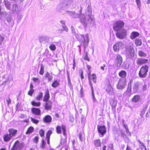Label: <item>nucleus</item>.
I'll return each mask as SVG.
<instances>
[{
	"mask_svg": "<svg viewBox=\"0 0 150 150\" xmlns=\"http://www.w3.org/2000/svg\"><path fill=\"white\" fill-rule=\"evenodd\" d=\"M71 28L72 33L74 34L78 40L80 42L81 45H83L85 48L87 46L88 43V35H86L84 36L82 35H78L76 33L75 28L73 26H71Z\"/></svg>",
	"mask_w": 150,
	"mask_h": 150,
	"instance_id": "f257e3e1",
	"label": "nucleus"
},
{
	"mask_svg": "<svg viewBox=\"0 0 150 150\" xmlns=\"http://www.w3.org/2000/svg\"><path fill=\"white\" fill-rule=\"evenodd\" d=\"M149 66L146 65L142 66L141 68L139 73V76L143 78H144L146 77L147 75V73L149 70Z\"/></svg>",
	"mask_w": 150,
	"mask_h": 150,
	"instance_id": "f03ea898",
	"label": "nucleus"
},
{
	"mask_svg": "<svg viewBox=\"0 0 150 150\" xmlns=\"http://www.w3.org/2000/svg\"><path fill=\"white\" fill-rule=\"evenodd\" d=\"M124 25V23L122 21H116L113 25V30L115 31H119L122 28Z\"/></svg>",
	"mask_w": 150,
	"mask_h": 150,
	"instance_id": "7ed1b4c3",
	"label": "nucleus"
},
{
	"mask_svg": "<svg viewBox=\"0 0 150 150\" xmlns=\"http://www.w3.org/2000/svg\"><path fill=\"white\" fill-rule=\"evenodd\" d=\"M88 76L89 85L91 88L92 91V99L94 101V91L92 83V82H94V74H93L92 75H91L90 73H89L88 74Z\"/></svg>",
	"mask_w": 150,
	"mask_h": 150,
	"instance_id": "20e7f679",
	"label": "nucleus"
},
{
	"mask_svg": "<svg viewBox=\"0 0 150 150\" xmlns=\"http://www.w3.org/2000/svg\"><path fill=\"white\" fill-rule=\"evenodd\" d=\"M126 81L125 79H120L117 85V87L118 89L124 88L126 85Z\"/></svg>",
	"mask_w": 150,
	"mask_h": 150,
	"instance_id": "39448f33",
	"label": "nucleus"
},
{
	"mask_svg": "<svg viewBox=\"0 0 150 150\" xmlns=\"http://www.w3.org/2000/svg\"><path fill=\"white\" fill-rule=\"evenodd\" d=\"M127 30L125 29H122L119 30L116 34L117 37L119 38L123 39L125 38L126 35Z\"/></svg>",
	"mask_w": 150,
	"mask_h": 150,
	"instance_id": "423d86ee",
	"label": "nucleus"
},
{
	"mask_svg": "<svg viewBox=\"0 0 150 150\" xmlns=\"http://www.w3.org/2000/svg\"><path fill=\"white\" fill-rule=\"evenodd\" d=\"M134 53V50L131 46L129 49L127 48L126 49V56L129 58L132 59L133 58Z\"/></svg>",
	"mask_w": 150,
	"mask_h": 150,
	"instance_id": "0eeeda50",
	"label": "nucleus"
},
{
	"mask_svg": "<svg viewBox=\"0 0 150 150\" xmlns=\"http://www.w3.org/2000/svg\"><path fill=\"white\" fill-rule=\"evenodd\" d=\"M86 16H88V21L90 20L93 21V16H92V11L91 6L88 5L85 11Z\"/></svg>",
	"mask_w": 150,
	"mask_h": 150,
	"instance_id": "6e6552de",
	"label": "nucleus"
},
{
	"mask_svg": "<svg viewBox=\"0 0 150 150\" xmlns=\"http://www.w3.org/2000/svg\"><path fill=\"white\" fill-rule=\"evenodd\" d=\"M23 147V145L20 143L18 141H16L11 149V150H21Z\"/></svg>",
	"mask_w": 150,
	"mask_h": 150,
	"instance_id": "1a4fd4ad",
	"label": "nucleus"
},
{
	"mask_svg": "<svg viewBox=\"0 0 150 150\" xmlns=\"http://www.w3.org/2000/svg\"><path fill=\"white\" fill-rule=\"evenodd\" d=\"M62 129L63 134L64 136L66 135V127L65 125H62V127L58 126L56 128V132L57 134H60L62 133L61 129Z\"/></svg>",
	"mask_w": 150,
	"mask_h": 150,
	"instance_id": "9d476101",
	"label": "nucleus"
},
{
	"mask_svg": "<svg viewBox=\"0 0 150 150\" xmlns=\"http://www.w3.org/2000/svg\"><path fill=\"white\" fill-rule=\"evenodd\" d=\"M124 46V44L121 42L116 43L113 46V48L114 51L118 52L119 50L122 49Z\"/></svg>",
	"mask_w": 150,
	"mask_h": 150,
	"instance_id": "9b49d317",
	"label": "nucleus"
},
{
	"mask_svg": "<svg viewBox=\"0 0 150 150\" xmlns=\"http://www.w3.org/2000/svg\"><path fill=\"white\" fill-rule=\"evenodd\" d=\"M98 129L99 133H100V136L101 137H103L106 133V128L104 125L102 126H98Z\"/></svg>",
	"mask_w": 150,
	"mask_h": 150,
	"instance_id": "f8f14e48",
	"label": "nucleus"
},
{
	"mask_svg": "<svg viewBox=\"0 0 150 150\" xmlns=\"http://www.w3.org/2000/svg\"><path fill=\"white\" fill-rule=\"evenodd\" d=\"M122 62V58L120 55H118L116 58V66L117 67H120Z\"/></svg>",
	"mask_w": 150,
	"mask_h": 150,
	"instance_id": "ddd939ff",
	"label": "nucleus"
},
{
	"mask_svg": "<svg viewBox=\"0 0 150 150\" xmlns=\"http://www.w3.org/2000/svg\"><path fill=\"white\" fill-rule=\"evenodd\" d=\"M79 17H80V22L84 26H86L87 25V21L85 19V16L83 14H81Z\"/></svg>",
	"mask_w": 150,
	"mask_h": 150,
	"instance_id": "4468645a",
	"label": "nucleus"
},
{
	"mask_svg": "<svg viewBox=\"0 0 150 150\" xmlns=\"http://www.w3.org/2000/svg\"><path fill=\"white\" fill-rule=\"evenodd\" d=\"M148 60L146 59L138 58L137 61V63L138 65H142L147 63L148 61Z\"/></svg>",
	"mask_w": 150,
	"mask_h": 150,
	"instance_id": "2eb2a0df",
	"label": "nucleus"
},
{
	"mask_svg": "<svg viewBox=\"0 0 150 150\" xmlns=\"http://www.w3.org/2000/svg\"><path fill=\"white\" fill-rule=\"evenodd\" d=\"M9 134L12 137L15 136L18 132V130L16 129L12 128L8 130Z\"/></svg>",
	"mask_w": 150,
	"mask_h": 150,
	"instance_id": "dca6fc26",
	"label": "nucleus"
},
{
	"mask_svg": "<svg viewBox=\"0 0 150 150\" xmlns=\"http://www.w3.org/2000/svg\"><path fill=\"white\" fill-rule=\"evenodd\" d=\"M31 111L33 113L36 115H41V110L38 108H33L31 109Z\"/></svg>",
	"mask_w": 150,
	"mask_h": 150,
	"instance_id": "f3484780",
	"label": "nucleus"
},
{
	"mask_svg": "<svg viewBox=\"0 0 150 150\" xmlns=\"http://www.w3.org/2000/svg\"><path fill=\"white\" fill-rule=\"evenodd\" d=\"M45 103V109L46 110H51L52 108V103L49 100Z\"/></svg>",
	"mask_w": 150,
	"mask_h": 150,
	"instance_id": "a211bd4d",
	"label": "nucleus"
},
{
	"mask_svg": "<svg viewBox=\"0 0 150 150\" xmlns=\"http://www.w3.org/2000/svg\"><path fill=\"white\" fill-rule=\"evenodd\" d=\"M52 118L49 115H46L43 118V121L45 123H49L52 121Z\"/></svg>",
	"mask_w": 150,
	"mask_h": 150,
	"instance_id": "6ab92c4d",
	"label": "nucleus"
},
{
	"mask_svg": "<svg viewBox=\"0 0 150 150\" xmlns=\"http://www.w3.org/2000/svg\"><path fill=\"white\" fill-rule=\"evenodd\" d=\"M12 11L13 14L18 13V7L17 4H14L12 5Z\"/></svg>",
	"mask_w": 150,
	"mask_h": 150,
	"instance_id": "aec40b11",
	"label": "nucleus"
},
{
	"mask_svg": "<svg viewBox=\"0 0 150 150\" xmlns=\"http://www.w3.org/2000/svg\"><path fill=\"white\" fill-rule=\"evenodd\" d=\"M40 42L45 44L48 42L49 41V38L48 37L44 36L41 37L40 39Z\"/></svg>",
	"mask_w": 150,
	"mask_h": 150,
	"instance_id": "412c9836",
	"label": "nucleus"
},
{
	"mask_svg": "<svg viewBox=\"0 0 150 150\" xmlns=\"http://www.w3.org/2000/svg\"><path fill=\"white\" fill-rule=\"evenodd\" d=\"M50 97V96L49 91L47 90L45 93V95L43 98V101L45 102L48 101Z\"/></svg>",
	"mask_w": 150,
	"mask_h": 150,
	"instance_id": "4be33fe9",
	"label": "nucleus"
},
{
	"mask_svg": "<svg viewBox=\"0 0 150 150\" xmlns=\"http://www.w3.org/2000/svg\"><path fill=\"white\" fill-rule=\"evenodd\" d=\"M131 84H129L127 90L126 92L124 93V95L125 96H129L131 95Z\"/></svg>",
	"mask_w": 150,
	"mask_h": 150,
	"instance_id": "5701e85b",
	"label": "nucleus"
},
{
	"mask_svg": "<svg viewBox=\"0 0 150 150\" xmlns=\"http://www.w3.org/2000/svg\"><path fill=\"white\" fill-rule=\"evenodd\" d=\"M141 98L139 95H136L134 96L132 99V101L134 103H137L140 100Z\"/></svg>",
	"mask_w": 150,
	"mask_h": 150,
	"instance_id": "b1692460",
	"label": "nucleus"
},
{
	"mask_svg": "<svg viewBox=\"0 0 150 150\" xmlns=\"http://www.w3.org/2000/svg\"><path fill=\"white\" fill-rule=\"evenodd\" d=\"M119 76L123 79L125 78L127 76V72L124 70H122L118 74Z\"/></svg>",
	"mask_w": 150,
	"mask_h": 150,
	"instance_id": "393cba45",
	"label": "nucleus"
},
{
	"mask_svg": "<svg viewBox=\"0 0 150 150\" xmlns=\"http://www.w3.org/2000/svg\"><path fill=\"white\" fill-rule=\"evenodd\" d=\"M12 137L8 134H4V142H7L10 140Z\"/></svg>",
	"mask_w": 150,
	"mask_h": 150,
	"instance_id": "a878e982",
	"label": "nucleus"
},
{
	"mask_svg": "<svg viewBox=\"0 0 150 150\" xmlns=\"http://www.w3.org/2000/svg\"><path fill=\"white\" fill-rule=\"evenodd\" d=\"M4 3L6 8L10 10L11 9V4L9 1L7 0H4Z\"/></svg>",
	"mask_w": 150,
	"mask_h": 150,
	"instance_id": "bb28decb",
	"label": "nucleus"
},
{
	"mask_svg": "<svg viewBox=\"0 0 150 150\" xmlns=\"http://www.w3.org/2000/svg\"><path fill=\"white\" fill-rule=\"evenodd\" d=\"M5 18L7 21L8 23H9L12 18L11 15L9 13H6L5 16Z\"/></svg>",
	"mask_w": 150,
	"mask_h": 150,
	"instance_id": "cd10ccee",
	"label": "nucleus"
},
{
	"mask_svg": "<svg viewBox=\"0 0 150 150\" xmlns=\"http://www.w3.org/2000/svg\"><path fill=\"white\" fill-rule=\"evenodd\" d=\"M139 33H138L136 32H133L132 33L130 38L132 39L133 40L136 37L139 36Z\"/></svg>",
	"mask_w": 150,
	"mask_h": 150,
	"instance_id": "c85d7f7f",
	"label": "nucleus"
},
{
	"mask_svg": "<svg viewBox=\"0 0 150 150\" xmlns=\"http://www.w3.org/2000/svg\"><path fill=\"white\" fill-rule=\"evenodd\" d=\"M45 77L47 78L48 82H50L52 80L53 76L47 72L45 74Z\"/></svg>",
	"mask_w": 150,
	"mask_h": 150,
	"instance_id": "c756f323",
	"label": "nucleus"
},
{
	"mask_svg": "<svg viewBox=\"0 0 150 150\" xmlns=\"http://www.w3.org/2000/svg\"><path fill=\"white\" fill-rule=\"evenodd\" d=\"M106 91L110 95H113V90L111 86H109L108 89H106Z\"/></svg>",
	"mask_w": 150,
	"mask_h": 150,
	"instance_id": "7c9ffc66",
	"label": "nucleus"
},
{
	"mask_svg": "<svg viewBox=\"0 0 150 150\" xmlns=\"http://www.w3.org/2000/svg\"><path fill=\"white\" fill-rule=\"evenodd\" d=\"M34 129V128L32 126L29 127L27 131L26 132V134H30L32 133Z\"/></svg>",
	"mask_w": 150,
	"mask_h": 150,
	"instance_id": "2f4dec72",
	"label": "nucleus"
},
{
	"mask_svg": "<svg viewBox=\"0 0 150 150\" xmlns=\"http://www.w3.org/2000/svg\"><path fill=\"white\" fill-rule=\"evenodd\" d=\"M101 144L100 140V139H97L94 141V144L96 147L100 146Z\"/></svg>",
	"mask_w": 150,
	"mask_h": 150,
	"instance_id": "473e14b6",
	"label": "nucleus"
},
{
	"mask_svg": "<svg viewBox=\"0 0 150 150\" xmlns=\"http://www.w3.org/2000/svg\"><path fill=\"white\" fill-rule=\"evenodd\" d=\"M31 104L33 106L38 107L40 106L41 105V103L40 102H36L34 101H33L31 102Z\"/></svg>",
	"mask_w": 150,
	"mask_h": 150,
	"instance_id": "72a5a7b5",
	"label": "nucleus"
},
{
	"mask_svg": "<svg viewBox=\"0 0 150 150\" xmlns=\"http://www.w3.org/2000/svg\"><path fill=\"white\" fill-rule=\"evenodd\" d=\"M142 41L139 39H136L135 40V44L137 46H140L142 45Z\"/></svg>",
	"mask_w": 150,
	"mask_h": 150,
	"instance_id": "f704fd0d",
	"label": "nucleus"
},
{
	"mask_svg": "<svg viewBox=\"0 0 150 150\" xmlns=\"http://www.w3.org/2000/svg\"><path fill=\"white\" fill-rule=\"evenodd\" d=\"M59 84V83L57 82V80H55L52 83L51 86L54 88H56Z\"/></svg>",
	"mask_w": 150,
	"mask_h": 150,
	"instance_id": "c9c22d12",
	"label": "nucleus"
},
{
	"mask_svg": "<svg viewBox=\"0 0 150 150\" xmlns=\"http://www.w3.org/2000/svg\"><path fill=\"white\" fill-rule=\"evenodd\" d=\"M139 55L140 57H146V54L144 52L142 51H140L138 52Z\"/></svg>",
	"mask_w": 150,
	"mask_h": 150,
	"instance_id": "e433bc0d",
	"label": "nucleus"
},
{
	"mask_svg": "<svg viewBox=\"0 0 150 150\" xmlns=\"http://www.w3.org/2000/svg\"><path fill=\"white\" fill-rule=\"evenodd\" d=\"M44 73V67L43 64H41L39 74L41 75H42Z\"/></svg>",
	"mask_w": 150,
	"mask_h": 150,
	"instance_id": "4c0bfd02",
	"label": "nucleus"
},
{
	"mask_svg": "<svg viewBox=\"0 0 150 150\" xmlns=\"http://www.w3.org/2000/svg\"><path fill=\"white\" fill-rule=\"evenodd\" d=\"M46 145V142L42 140V142L41 144L40 145V147L42 149H44L45 148V146Z\"/></svg>",
	"mask_w": 150,
	"mask_h": 150,
	"instance_id": "58836bf2",
	"label": "nucleus"
},
{
	"mask_svg": "<svg viewBox=\"0 0 150 150\" xmlns=\"http://www.w3.org/2000/svg\"><path fill=\"white\" fill-rule=\"evenodd\" d=\"M49 48L50 50L53 51L55 50L56 49V46L53 44H51L50 45Z\"/></svg>",
	"mask_w": 150,
	"mask_h": 150,
	"instance_id": "ea45409f",
	"label": "nucleus"
},
{
	"mask_svg": "<svg viewBox=\"0 0 150 150\" xmlns=\"http://www.w3.org/2000/svg\"><path fill=\"white\" fill-rule=\"evenodd\" d=\"M43 97V93L40 92L38 95L36 97V99L38 100H39L42 99Z\"/></svg>",
	"mask_w": 150,
	"mask_h": 150,
	"instance_id": "a19ab883",
	"label": "nucleus"
},
{
	"mask_svg": "<svg viewBox=\"0 0 150 150\" xmlns=\"http://www.w3.org/2000/svg\"><path fill=\"white\" fill-rule=\"evenodd\" d=\"M64 3H65L66 6L68 5V4H71L72 1V0H64ZM65 8H66V6L65 7Z\"/></svg>",
	"mask_w": 150,
	"mask_h": 150,
	"instance_id": "79ce46f5",
	"label": "nucleus"
},
{
	"mask_svg": "<svg viewBox=\"0 0 150 150\" xmlns=\"http://www.w3.org/2000/svg\"><path fill=\"white\" fill-rule=\"evenodd\" d=\"M31 121L33 123L35 124H38L39 122V121L36 119L31 117Z\"/></svg>",
	"mask_w": 150,
	"mask_h": 150,
	"instance_id": "37998d69",
	"label": "nucleus"
},
{
	"mask_svg": "<svg viewBox=\"0 0 150 150\" xmlns=\"http://www.w3.org/2000/svg\"><path fill=\"white\" fill-rule=\"evenodd\" d=\"M79 137L81 141H82L84 139L82 133L81 132H80L79 134Z\"/></svg>",
	"mask_w": 150,
	"mask_h": 150,
	"instance_id": "c03bdc74",
	"label": "nucleus"
},
{
	"mask_svg": "<svg viewBox=\"0 0 150 150\" xmlns=\"http://www.w3.org/2000/svg\"><path fill=\"white\" fill-rule=\"evenodd\" d=\"M52 133V131L51 130H49L46 133V137L47 138H50L51 135Z\"/></svg>",
	"mask_w": 150,
	"mask_h": 150,
	"instance_id": "a18cd8bd",
	"label": "nucleus"
},
{
	"mask_svg": "<svg viewBox=\"0 0 150 150\" xmlns=\"http://www.w3.org/2000/svg\"><path fill=\"white\" fill-rule=\"evenodd\" d=\"M139 86V83H136L134 84V88L137 91L138 89Z\"/></svg>",
	"mask_w": 150,
	"mask_h": 150,
	"instance_id": "49530a36",
	"label": "nucleus"
},
{
	"mask_svg": "<svg viewBox=\"0 0 150 150\" xmlns=\"http://www.w3.org/2000/svg\"><path fill=\"white\" fill-rule=\"evenodd\" d=\"M71 17L74 18H77L79 17V15L74 12Z\"/></svg>",
	"mask_w": 150,
	"mask_h": 150,
	"instance_id": "de8ad7c7",
	"label": "nucleus"
},
{
	"mask_svg": "<svg viewBox=\"0 0 150 150\" xmlns=\"http://www.w3.org/2000/svg\"><path fill=\"white\" fill-rule=\"evenodd\" d=\"M63 5L62 4H60L57 7V9L58 11H60L63 9Z\"/></svg>",
	"mask_w": 150,
	"mask_h": 150,
	"instance_id": "09e8293b",
	"label": "nucleus"
},
{
	"mask_svg": "<svg viewBox=\"0 0 150 150\" xmlns=\"http://www.w3.org/2000/svg\"><path fill=\"white\" fill-rule=\"evenodd\" d=\"M34 91L33 89H30L28 93V95H29L31 96H32L33 94L34 93Z\"/></svg>",
	"mask_w": 150,
	"mask_h": 150,
	"instance_id": "8fccbe9b",
	"label": "nucleus"
},
{
	"mask_svg": "<svg viewBox=\"0 0 150 150\" xmlns=\"http://www.w3.org/2000/svg\"><path fill=\"white\" fill-rule=\"evenodd\" d=\"M69 121L71 122H73L74 121V118L73 116L72 115H70L69 116Z\"/></svg>",
	"mask_w": 150,
	"mask_h": 150,
	"instance_id": "3c124183",
	"label": "nucleus"
},
{
	"mask_svg": "<svg viewBox=\"0 0 150 150\" xmlns=\"http://www.w3.org/2000/svg\"><path fill=\"white\" fill-rule=\"evenodd\" d=\"M39 134L40 136L42 137L44 136L45 131L42 129L40 130L39 132Z\"/></svg>",
	"mask_w": 150,
	"mask_h": 150,
	"instance_id": "603ef678",
	"label": "nucleus"
},
{
	"mask_svg": "<svg viewBox=\"0 0 150 150\" xmlns=\"http://www.w3.org/2000/svg\"><path fill=\"white\" fill-rule=\"evenodd\" d=\"M62 27L63 28V30L65 31L66 32H67L68 31L69 29L66 26V25H64V26H62Z\"/></svg>",
	"mask_w": 150,
	"mask_h": 150,
	"instance_id": "864d4df0",
	"label": "nucleus"
},
{
	"mask_svg": "<svg viewBox=\"0 0 150 150\" xmlns=\"http://www.w3.org/2000/svg\"><path fill=\"white\" fill-rule=\"evenodd\" d=\"M138 142L142 146V148H144V150H146V147L144 145V144L142 142H141L140 140L139 139L138 140Z\"/></svg>",
	"mask_w": 150,
	"mask_h": 150,
	"instance_id": "5fc2aeb1",
	"label": "nucleus"
},
{
	"mask_svg": "<svg viewBox=\"0 0 150 150\" xmlns=\"http://www.w3.org/2000/svg\"><path fill=\"white\" fill-rule=\"evenodd\" d=\"M33 80L36 83H40V81L39 80V79L38 78H33Z\"/></svg>",
	"mask_w": 150,
	"mask_h": 150,
	"instance_id": "6e6d98bb",
	"label": "nucleus"
},
{
	"mask_svg": "<svg viewBox=\"0 0 150 150\" xmlns=\"http://www.w3.org/2000/svg\"><path fill=\"white\" fill-rule=\"evenodd\" d=\"M126 133L128 135H129V136H130L131 135V133L129 132V130L128 129V127H126Z\"/></svg>",
	"mask_w": 150,
	"mask_h": 150,
	"instance_id": "4d7b16f0",
	"label": "nucleus"
},
{
	"mask_svg": "<svg viewBox=\"0 0 150 150\" xmlns=\"http://www.w3.org/2000/svg\"><path fill=\"white\" fill-rule=\"evenodd\" d=\"M4 38L1 35H0V45H1L2 42L4 40Z\"/></svg>",
	"mask_w": 150,
	"mask_h": 150,
	"instance_id": "13d9d810",
	"label": "nucleus"
},
{
	"mask_svg": "<svg viewBox=\"0 0 150 150\" xmlns=\"http://www.w3.org/2000/svg\"><path fill=\"white\" fill-rule=\"evenodd\" d=\"M137 4L139 8L140 7L141 5V2L140 0H136Z\"/></svg>",
	"mask_w": 150,
	"mask_h": 150,
	"instance_id": "bf43d9fd",
	"label": "nucleus"
},
{
	"mask_svg": "<svg viewBox=\"0 0 150 150\" xmlns=\"http://www.w3.org/2000/svg\"><path fill=\"white\" fill-rule=\"evenodd\" d=\"M39 140L38 137L37 136L35 137L33 139V141L34 142L37 143L38 142Z\"/></svg>",
	"mask_w": 150,
	"mask_h": 150,
	"instance_id": "052dcab7",
	"label": "nucleus"
},
{
	"mask_svg": "<svg viewBox=\"0 0 150 150\" xmlns=\"http://www.w3.org/2000/svg\"><path fill=\"white\" fill-rule=\"evenodd\" d=\"M81 89L80 91V94L81 95V97H83V88L81 86Z\"/></svg>",
	"mask_w": 150,
	"mask_h": 150,
	"instance_id": "680f3d73",
	"label": "nucleus"
},
{
	"mask_svg": "<svg viewBox=\"0 0 150 150\" xmlns=\"http://www.w3.org/2000/svg\"><path fill=\"white\" fill-rule=\"evenodd\" d=\"M74 12L69 11H66V13L71 16H72V15L73 14Z\"/></svg>",
	"mask_w": 150,
	"mask_h": 150,
	"instance_id": "e2e57ef3",
	"label": "nucleus"
},
{
	"mask_svg": "<svg viewBox=\"0 0 150 150\" xmlns=\"http://www.w3.org/2000/svg\"><path fill=\"white\" fill-rule=\"evenodd\" d=\"M6 100L7 103L8 105L11 103V100L8 97V98L6 99Z\"/></svg>",
	"mask_w": 150,
	"mask_h": 150,
	"instance_id": "0e129e2a",
	"label": "nucleus"
},
{
	"mask_svg": "<svg viewBox=\"0 0 150 150\" xmlns=\"http://www.w3.org/2000/svg\"><path fill=\"white\" fill-rule=\"evenodd\" d=\"M60 22L62 24V26L65 25V22L64 20H61L60 21Z\"/></svg>",
	"mask_w": 150,
	"mask_h": 150,
	"instance_id": "69168bd1",
	"label": "nucleus"
},
{
	"mask_svg": "<svg viewBox=\"0 0 150 150\" xmlns=\"http://www.w3.org/2000/svg\"><path fill=\"white\" fill-rule=\"evenodd\" d=\"M1 6L0 5V18H1V17H2L1 16L2 15L4 14V13H3V12H1Z\"/></svg>",
	"mask_w": 150,
	"mask_h": 150,
	"instance_id": "338daca9",
	"label": "nucleus"
},
{
	"mask_svg": "<svg viewBox=\"0 0 150 150\" xmlns=\"http://www.w3.org/2000/svg\"><path fill=\"white\" fill-rule=\"evenodd\" d=\"M63 30L62 29H59L57 30V32L59 33H62Z\"/></svg>",
	"mask_w": 150,
	"mask_h": 150,
	"instance_id": "774afa93",
	"label": "nucleus"
}]
</instances>
